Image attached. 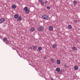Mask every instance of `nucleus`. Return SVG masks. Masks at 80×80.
<instances>
[{
	"label": "nucleus",
	"instance_id": "f257e3e1",
	"mask_svg": "<svg viewBox=\"0 0 80 80\" xmlns=\"http://www.w3.org/2000/svg\"><path fill=\"white\" fill-rule=\"evenodd\" d=\"M42 18L43 19H44L45 20H48V17L46 15H43L42 16Z\"/></svg>",
	"mask_w": 80,
	"mask_h": 80
},
{
	"label": "nucleus",
	"instance_id": "423d86ee",
	"mask_svg": "<svg viewBox=\"0 0 80 80\" xmlns=\"http://www.w3.org/2000/svg\"><path fill=\"white\" fill-rule=\"evenodd\" d=\"M52 48H55L57 47V44H54L53 46H52Z\"/></svg>",
	"mask_w": 80,
	"mask_h": 80
},
{
	"label": "nucleus",
	"instance_id": "4be33fe9",
	"mask_svg": "<svg viewBox=\"0 0 80 80\" xmlns=\"http://www.w3.org/2000/svg\"><path fill=\"white\" fill-rule=\"evenodd\" d=\"M47 9H48L49 10H50L51 9V8L49 6H47Z\"/></svg>",
	"mask_w": 80,
	"mask_h": 80
},
{
	"label": "nucleus",
	"instance_id": "7ed1b4c3",
	"mask_svg": "<svg viewBox=\"0 0 80 80\" xmlns=\"http://www.w3.org/2000/svg\"><path fill=\"white\" fill-rule=\"evenodd\" d=\"M22 20V18L21 16L18 17V18L17 19V21H19V22H20V21H21Z\"/></svg>",
	"mask_w": 80,
	"mask_h": 80
},
{
	"label": "nucleus",
	"instance_id": "9b49d317",
	"mask_svg": "<svg viewBox=\"0 0 80 80\" xmlns=\"http://www.w3.org/2000/svg\"><path fill=\"white\" fill-rule=\"evenodd\" d=\"M37 48V47L36 46H34L33 47V50H36Z\"/></svg>",
	"mask_w": 80,
	"mask_h": 80
},
{
	"label": "nucleus",
	"instance_id": "dca6fc26",
	"mask_svg": "<svg viewBox=\"0 0 80 80\" xmlns=\"http://www.w3.org/2000/svg\"><path fill=\"white\" fill-rule=\"evenodd\" d=\"M25 12L26 13H28L29 12H30V10H29L28 9L26 10L25 11Z\"/></svg>",
	"mask_w": 80,
	"mask_h": 80
},
{
	"label": "nucleus",
	"instance_id": "6e6552de",
	"mask_svg": "<svg viewBox=\"0 0 80 80\" xmlns=\"http://www.w3.org/2000/svg\"><path fill=\"white\" fill-rule=\"evenodd\" d=\"M68 28L69 29H72V26L71 25H69L68 26Z\"/></svg>",
	"mask_w": 80,
	"mask_h": 80
},
{
	"label": "nucleus",
	"instance_id": "1a4fd4ad",
	"mask_svg": "<svg viewBox=\"0 0 80 80\" xmlns=\"http://www.w3.org/2000/svg\"><path fill=\"white\" fill-rule=\"evenodd\" d=\"M35 30V28H30V31L31 32H33Z\"/></svg>",
	"mask_w": 80,
	"mask_h": 80
},
{
	"label": "nucleus",
	"instance_id": "4468645a",
	"mask_svg": "<svg viewBox=\"0 0 80 80\" xmlns=\"http://www.w3.org/2000/svg\"><path fill=\"white\" fill-rule=\"evenodd\" d=\"M60 70V69L59 68H58L56 69V70L57 72H59Z\"/></svg>",
	"mask_w": 80,
	"mask_h": 80
},
{
	"label": "nucleus",
	"instance_id": "0eeeda50",
	"mask_svg": "<svg viewBox=\"0 0 80 80\" xmlns=\"http://www.w3.org/2000/svg\"><path fill=\"white\" fill-rule=\"evenodd\" d=\"M5 43L6 44V45H9L10 43H9V41L8 40L6 41Z\"/></svg>",
	"mask_w": 80,
	"mask_h": 80
},
{
	"label": "nucleus",
	"instance_id": "a878e982",
	"mask_svg": "<svg viewBox=\"0 0 80 80\" xmlns=\"http://www.w3.org/2000/svg\"><path fill=\"white\" fill-rule=\"evenodd\" d=\"M38 2L40 3H41V2H42V0H38Z\"/></svg>",
	"mask_w": 80,
	"mask_h": 80
},
{
	"label": "nucleus",
	"instance_id": "412c9836",
	"mask_svg": "<svg viewBox=\"0 0 80 80\" xmlns=\"http://www.w3.org/2000/svg\"><path fill=\"white\" fill-rule=\"evenodd\" d=\"M58 73L59 74H61V73H62V70H59V71H58Z\"/></svg>",
	"mask_w": 80,
	"mask_h": 80
},
{
	"label": "nucleus",
	"instance_id": "f8f14e48",
	"mask_svg": "<svg viewBox=\"0 0 80 80\" xmlns=\"http://www.w3.org/2000/svg\"><path fill=\"white\" fill-rule=\"evenodd\" d=\"M57 63V64H59L61 63L60 61L59 60H58Z\"/></svg>",
	"mask_w": 80,
	"mask_h": 80
},
{
	"label": "nucleus",
	"instance_id": "ddd939ff",
	"mask_svg": "<svg viewBox=\"0 0 80 80\" xmlns=\"http://www.w3.org/2000/svg\"><path fill=\"white\" fill-rule=\"evenodd\" d=\"M78 66H76L74 67V69L76 70H78Z\"/></svg>",
	"mask_w": 80,
	"mask_h": 80
},
{
	"label": "nucleus",
	"instance_id": "7c9ffc66",
	"mask_svg": "<svg viewBox=\"0 0 80 80\" xmlns=\"http://www.w3.org/2000/svg\"><path fill=\"white\" fill-rule=\"evenodd\" d=\"M44 58V59H46V58H47V57H45Z\"/></svg>",
	"mask_w": 80,
	"mask_h": 80
},
{
	"label": "nucleus",
	"instance_id": "393cba45",
	"mask_svg": "<svg viewBox=\"0 0 80 80\" xmlns=\"http://www.w3.org/2000/svg\"><path fill=\"white\" fill-rule=\"evenodd\" d=\"M73 2L74 4V5H76V4L77 3V2H76L75 1H74Z\"/></svg>",
	"mask_w": 80,
	"mask_h": 80
},
{
	"label": "nucleus",
	"instance_id": "2f4dec72",
	"mask_svg": "<svg viewBox=\"0 0 80 80\" xmlns=\"http://www.w3.org/2000/svg\"><path fill=\"white\" fill-rule=\"evenodd\" d=\"M51 80H54V79L53 78H52Z\"/></svg>",
	"mask_w": 80,
	"mask_h": 80
},
{
	"label": "nucleus",
	"instance_id": "5701e85b",
	"mask_svg": "<svg viewBox=\"0 0 80 80\" xmlns=\"http://www.w3.org/2000/svg\"><path fill=\"white\" fill-rule=\"evenodd\" d=\"M41 5H42V6H43V5H44V2H43V1H42L41 3Z\"/></svg>",
	"mask_w": 80,
	"mask_h": 80
},
{
	"label": "nucleus",
	"instance_id": "f03ea898",
	"mask_svg": "<svg viewBox=\"0 0 80 80\" xmlns=\"http://www.w3.org/2000/svg\"><path fill=\"white\" fill-rule=\"evenodd\" d=\"M5 21V19L4 18H2L0 19V23H2L3 22H4Z\"/></svg>",
	"mask_w": 80,
	"mask_h": 80
},
{
	"label": "nucleus",
	"instance_id": "20e7f679",
	"mask_svg": "<svg viewBox=\"0 0 80 80\" xmlns=\"http://www.w3.org/2000/svg\"><path fill=\"white\" fill-rule=\"evenodd\" d=\"M38 30L39 32H41V31H42V30H43V28L41 27H39L38 28Z\"/></svg>",
	"mask_w": 80,
	"mask_h": 80
},
{
	"label": "nucleus",
	"instance_id": "a211bd4d",
	"mask_svg": "<svg viewBox=\"0 0 80 80\" xmlns=\"http://www.w3.org/2000/svg\"><path fill=\"white\" fill-rule=\"evenodd\" d=\"M72 49L73 50H77V48L75 47L74 46H73L72 47Z\"/></svg>",
	"mask_w": 80,
	"mask_h": 80
},
{
	"label": "nucleus",
	"instance_id": "39448f33",
	"mask_svg": "<svg viewBox=\"0 0 80 80\" xmlns=\"http://www.w3.org/2000/svg\"><path fill=\"white\" fill-rule=\"evenodd\" d=\"M18 14H16L14 16V17L15 18H18Z\"/></svg>",
	"mask_w": 80,
	"mask_h": 80
},
{
	"label": "nucleus",
	"instance_id": "aec40b11",
	"mask_svg": "<svg viewBox=\"0 0 80 80\" xmlns=\"http://www.w3.org/2000/svg\"><path fill=\"white\" fill-rule=\"evenodd\" d=\"M64 66L65 67V68H68V66L67 65H64Z\"/></svg>",
	"mask_w": 80,
	"mask_h": 80
},
{
	"label": "nucleus",
	"instance_id": "2eb2a0df",
	"mask_svg": "<svg viewBox=\"0 0 80 80\" xmlns=\"http://www.w3.org/2000/svg\"><path fill=\"white\" fill-rule=\"evenodd\" d=\"M42 50V48L41 47H39L38 48V51H41Z\"/></svg>",
	"mask_w": 80,
	"mask_h": 80
},
{
	"label": "nucleus",
	"instance_id": "bb28decb",
	"mask_svg": "<svg viewBox=\"0 0 80 80\" xmlns=\"http://www.w3.org/2000/svg\"><path fill=\"white\" fill-rule=\"evenodd\" d=\"M29 49H31V50H32V47H30L29 48Z\"/></svg>",
	"mask_w": 80,
	"mask_h": 80
},
{
	"label": "nucleus",
	"instance_id": "f3484780",
	"mask_svg": "<svg viewBox=\"0 0 80 80\" xmlns=\"http://www.w3.org/2000/svg\"><path fill=\"white\" fill-rule=\"evenodd\" d=\"M7 38H4L3 40V41L4 42H5L6 41H7Z\"/></svg>",
	"mask_w": 80,
	"mask_h": 80
},
{
	"label": "nucleus",
	"instance_id": "6ab92c4d",
	"mask_svg": "<svg viewBox=\"0 0 80 80\" xmlns=\"http://www.w3.org/2000/svg\"><path fill=\"white\" fill-rule=\"evenodd\" d=\"M12 8H16V6H15V5H13L12 6Z\"/></svg>",
	"mask_w": 80,
	"mask_h": 80
},
{
	"label": "nucleus",
	"instance_id": "b1692460",
	"mask_svg": "<svg viewBox=\"0 0 80 80\" xmlns=\"http://www.w3.org/2000/svg\"><path fill=\"white\" fill-rule=\"evenodd\" d=\"M28 9V8H27V7H25L24 8V10H27Z\"/></svg>",
	"mask_w": 80,
	"mask_h": 80
},
{
	"label": "nucleus",
	"instance_id": "c756f323",
	"mask_svg": "<svg viewBox=\"0 0 80 80\" xmlns=\"http://www.w3.org/2000/svg\"><path fill=\"white\" fill-rule=\"evenodd\" d=\"M45 3H47V1H46L45 2Z\"/></svg>",
	"mask_w": 80,
	"mask_h": 80
},
{
	"label": "nucleus",
	"instance_id": "c85d7f7f",
	"mask_svg": "<svg viewBox=\"0 0 80 80\" xmlns=\"http://www.w3.org/2000/svg\"><path fill=\"white\" fill-rule=\"evenodd\" d=\"M2 27H5V25H3Z\"/></svg>",
	"mask_w": 80,
	"mask_h": 80
},
{
	"label": "nucleus",
	"instance_id": "cd10ccee",
	"mask_svg": "<svg viewBox=\"0 0 80 80\" xmlns=\"http://www.w3.org/2000/svg\"><path fill=\"white\" fill-rule=\"evenodd\" d=\"M51 61L52 62H54V60H53V59H52L51 60Z\"/></svg>",
	"mask_w": 80,
	"mask_h": 80
},
{
	"label": "nucleus",
	"instance_id": "9d476101",
	"mask_svg": "<svg viewBox=\"0 0 80 80\" xmlns=\"http://www.w3.org/2000/svg\"><path fill=\"white\" fill-rule=\"evenodd\" d=\"M49 29L50 30H51V31H52V30H53V27L52 26H50Z\"/></svg>",
	"mask_w": 80,
	"mask_h": 80
}]
</instances>
